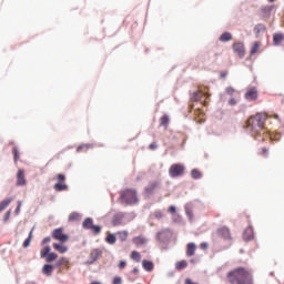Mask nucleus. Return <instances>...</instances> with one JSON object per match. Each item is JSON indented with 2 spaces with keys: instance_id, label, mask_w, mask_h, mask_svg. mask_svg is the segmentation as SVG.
Returning <instances> with one entry per match:
<instances>
[{
  "instance_id": "nucleus-55",
  "label": "nucleus",
  "mask_w": 284,
  "mask_h": 284,
  "mask_svg": "<svg viewBox=\"0 0 284 284\" xmlns=\"http://www.w3.org/2000/svg\"><path fill=\"white\" fill-rule=\"evenodd\" d=\"M255 32H261V29H258V27L254 28Z\"/></svg>"
},
{
  "instance_id": "nucleus-50",
  "label": "nucleus",
  "mask_w": 284,
  "mask_h": 284,
  "mask_svg": "<svg viewBox=\"0 0 284 284\" xmlns=\"http://www.w3.org/2000/svg\"><path fill=\"white\" fill-rule=\"evenodd\" d=\"M21 212V201L18 202V206L16 209V214H19Z\"/></svg>"
},
{
  "instance_id": "nucleus-18",
  "label": "nucleus",
  "mask_w": 284,
  "mask_h": 284,
  "mask_svg": "<svg viewBox=\"0 0 284 284\" xmlns=\"http://www.w3.org/2000/svg\"><path fill=\"white\" fill-rule=\"evenodd\" d=\"M284 41V34L283 33H274L273 34V43L274 45H281Z\"/></svg>"
},
{
  "instance_id": "nucleus-38",
  "label": "nucleus",
  "mask_w": 284,
  "mask_h": 284,
  "mask_svg": "<svg viewBox=\"0 0 284 284\" xmlns=\"http://www.w3.org/2000/svg\"><path fill=\"white\" fill-rule=\"evenodd\" d=\"M89 148H92L91 144H82L77 148V152H83V150L88 151Z\"/></svg>"
},
{
  "instance_id": "nucleus-56",
  "label": "nucleus",
  "mask_w": 284,
  "mask_h": 284,
  "mask_svg": "<svg viewBox=\"0 0 284 284\" xmlns=\"http://www.w3.org/2000/svg\"><path fill=\"white\" fill-rule=\"evenodd\" d=\"M268 1V3H274V1H276V0H267Z\"/></svg>"
},
{
  "instance_id": "nucleus-11",
  "label": "nucleus",
  "mask_w": 284,
  "mask_h": 284,
  "mask_svg": "<svg viewBox=\"0 0 284 284\" xmlns=\"http://www.w3.org/2000/svg\"><path fill=\"white\" fill-rule=\"evenodd\" d=\"M256 99H258V91L256 88H252L245 93L246 101H256Z\"/></svg>"
},
{
  "instance_id": "nucleus-27",
  "label": "nucleus",
  "mask_w": 284,
  "mask_h": 284,
  "mask_svg": "<svg viewBox=\"0 0 284 284\" xmlns=\"http://www.w3.org/2000/svg\"><path fill=\"white\" fill-rule=\"evenodd\" d=\"M191 176L194 180H199V179H201L203 176V173H201V171H199V169H193L191 171Z\"/></svg>"
},
{
  "instance_id": "nucleus-5",
  "label": "nucleus",
  "mask_w": 284,
  "mask_h": 284,
  "mask_svg": "<svg viewBox=\"0 0 284 284\" xmlns=\"http://www.w3.org/2000/svg\"><path fill=\"white\" fill-rule=\"evenodd\" d=\"M210 98V94L199 90L193 92L191 97V101H200L202 105H209L210 102H207V99Z\"/></svg>"
},
{
  "instance_id": "nucleus-12",
  "label": "nucleus",
  "mask_w": 284,
  "mask_h": 284,
  "mask_svg": "<svg viewBox=\"0 0 284 284\" xmlns=\"http://www.w3.org/2000/svg\"><path fill=\"white\" fill-rule=\"evenodd\" d=\"M217 234L222 236V239H225L226 241H232V234L230 233V229H227V226L219 229Z\"/></svg>"
},
{
  "instance_id": "nucleus-8",
  "label": "nucleus",
  "mask_w": 284,
  "mask_h": 284,
  "mask_svg": "<svg viewBox=\"0 0 284 284\" xmlns=\"http://www.w3.org/2000/svg\"><path fill=\"white\" fill-rule=\"evenodd\" d=\"M16 185L18 187H21L23 185H28V180H26V171H23L22 169H19L18 172H17Z\"/></svg>"
},
{
  "instance_id": "nucleus-9",
  "label": "nucleus",
  "mask_w": 284,
  "mask_h": 284,
  "mask_svg": "<svg viewBox=\"0 0 284 284\" xmlns=\"http://www.w3.org/2000/svg\"><path fill=\"white\" fill-rule=\"evenodd\" d=\"M233 51L235 54H237V57H240V59H243V57H245V44L242 42L233 43Z\"/></svg>"
},
{
  "instance_id": "nucleus-57",
  "label": "nucleus",
  "mask_w": 284,
  "mask_h": 284,
  "mask_svg": "<svg viewBox=\"0 0 284 284\" xmlns=\"http://www.w3.org/2000/svg\"><path fill=\"white\" fill-rule=\"evenodd\" d=\"M274 119H278V115H277V114H275V115H274Z\"/></svg>"
},
{
  "instance_id": "nucleus-47",
  "label": "nucleus",
  "mask_w": 284,
  "mask_h": 284,
  "mask_svg": "<svg viewBox=\"0 0 284 284\" xmlns=\"http://www.w3.org/2000/svg\"><path fill=\"white\" fill-rule=\"evenodd\" d=\"M125 265H126L125 261H120L118 267H119L120 270H123V268H125Z\"/></svg>"
},
{
  "instance_id": "nucleus-29",
  "label": "nucleus",
  "mask_w": 284,
  "mask_h": 284,
  "mask_svg": "<svg viewBox=\"0 0 284 284\" xmlns=\"http://www.w3.org/2000/svg\"><path fill=\"white\" fill-rule=\"evenodd\" d=\"M131 258L136 263H141V253H139L138 251H132Z\"/></svg>"
},
{
  "instance_id": "nucleus-52",
  "label": "nucleus",
  "mask_w": 284,
  "mask_h": 284,
  "mask_svg": "<svg viewBox=\"0 0 284 284\" xmlns=\"http://www.w3.org/2000/svg\"><path fill=\"white\" fill-rule=\"evenodd\" d=\"M200 247H201V250H207V243H202L201 245H200Z\"/></svg>"
},
{
  "instance_id": "nucleus-28",
  "label": "nucleus",
  "mask_w": 284,
  "mask_h": 284,
  "mask_svg": "<svg viewBox=\"0 0 284 284\" xmlns=\"http://www.w3.org/2000/svg\"><path fill=\"white\" fill-rule=\"evenodd\" d=\"M106 243H109V245H114V243H116V235L109 233V235L105 237Z\"/></svg>"
},
{
  "instance_id": "nucleus-31",
  "label": "nucleus",
  "mask_w": 284,
  "mask_h": 284,
  "mask_svg": "<svg viewBox=\"0 0 284 284\" xmlns=\"http://www.w3.org/2000/svg\"><path fill=\"white\" fill-rule=\"evenodd\" d=\"M261 48V42L255 41L253 45L251 47V54H256L258 52V49Z\"/></svg>"
},
{
  "instance_id": "nucleus-37",
  "label": "nucleus",
  "mask_w": 284,
  "mask_h": 284,
  "mask_svg": "<svg viewBox=\"0 0 284 284\" xmlns=\"http://www.w3.org/2000/svg\"><path fill=\"white\" fill-rule=\"evenodd\" d=\"M12 153H13V161L14 163H17V161H19V149L17 146H13Z\"/></svg>"
},
{
  "instance_id": "nucleus-39",
  "label": "nucleus",
  "mask_w": 284,
  "mask_h": 284,
  "mask_svg": "<svg viewBox=\"0 0 284 284\" xmlns=\"http://www.w3.org/2000/svg\"><path fill=\"white\" fill-rule=\"evenodd\" d=\"M226 94H229V97H234V94L236 93V90H234V88L229 87L225 89Z\"/></svg>"
},
{
  "instance_id": "nucleus-33",
  "label": "nucleus",
  "mask_w": 284,
  "mask_h": 284,
  "mask_svg": "<svg viewBox=\"0 0 284 284\" xmlns=\"http://www.w3.org/2000/svg\"><path fill=\"white\" fill-rule=\"evenodd\" d=\"M59 258V255L57 253H49L47 255V263H52V261H57Z\"/></svg>"
},
{
  "instance_id": "nucleus-54",
  "label": "nucleus",
  "mask_w": 284,
  "mask_h": 284,
  "mask_svg": "<svg viewBox=\"0 0 284 284\" xmlns=\"http://www.w3.org/2000/svg\"><path fill=\"white\" fill-rule=\"evenodd\" d=\"M132 274H139V268H136V267H134L133 270H132Z\"/></svg>"
},
{
  "instance_id": "nucleus-14",
  "label": "nucleus",
  "mask_w": 284,
  "mask_h": 284,
  "mask_svg": "<svg viewBox=\"0 0 284 284\" xmlns=\"http://www.w3.org/2000/svg\"><path fill=\"white\" fill-rule=\"evenodd\" d=\"M103 254V252L99 248H94L91 251L90 253V263H94V261H99V258H101V255Z\"/></svg>"
},
{
  "instance_id": "nucleus-43",
  "label": "nucleus",
  "mask_w": 284,
  "mask_h": 284,
  "mask_svg": "<svg viewBox=\"0 0 284 284\" xmlns=\"http://www.w3.org/2000/svg\"><path fill=\"white\" fill-rule=\"evenodd\" d=\"M61 265H68V258L65 257L60 258L58 262V266H61Z\"/></svg>"
},
{
  "instance_id": "nucleus-32",
  "label": "nucleus",
  "mask_w": 284,
  "mask_h": 284,
  "mask_svg": "<svg viewBox=\"0 0 284 284\" xmlns=\"http://www.w3.org/2000/svg\"><path fill=\"white\" fill-rule=\"evenodd\" d=\"M32 232H34V229L30 231L28 239L23 242V247H30V243H32Z\"/></svg>"
},
{
  "instance_id": "nucleus-26",
  "label": "nucleus",
  "mask_w": 284,
  "mask_h": 284,
  "mask_svg": "<svg viewBox=\"0 0 284 284\" xmlns=\"http://www.w3.org/2000/svg\"><path fill=\"white\" fill-rule=\"evenodd\" d=\"M160 125H162V128H168V125H170V118L168 115H163L161 119H160Z\"/></svg>"
},
{
  "instance_id": "nucleus-17",
  "label": "nucleus",
  "mask_w": 284,
  "mask_h": 284,
  "mask_svg": "<svg viewBox=\"0 0 284 284\" xmlns=\"http://www.w3.org/2000/svg\"><path fill=\"white\" fill-rule=\"evenodd\" d=\"M196 254V244L193 242L186 245V256H194Z\"/></svg>"
},
{
  "instance_id": "nucleus-7",
  "label": "nucleus",
  "mask_w": 284,
  "mask_h": 284,
  "mask_svg": "<svg viewBox=\"0 0 284 284\" xmlns=\"http://www.w3.org/2000/svg\"><path fill=\"white\" fill-rule=\"evenodd\" d=\"M51 236L60 243H68V241L70 240V236L68 234H64L63 229L61 227L53 230Z\"/></svg>"
},
{
  "instance_id": "nucleus-13",
  "label": "nucleus",
  "mask_w": 284,
  "mask_h": 284,
  "mask_svg": "<svg viewBox=\"0 0 284 284\" xmlns=\"http://www.w3.org/2000/svg\"><path fill=\"white\" fill-rule=\"evenodd\" d=\"M272 10H274V7L272 6L262 7L260 10L261 17H263V19H270L272 16Z\"/></svg>"
},
{
  "instance_id": "nucleus-19",
  "label": "nucleus",
  "mask_w": 284,
  "mask_h": 284,
  "mask_svg": "<svg viewBox=\"0 0 284 284\" xmlns=\"http://www.w3.org/2000/svg\"><path fill=\"white\" fill-rule=\"evenodd\" d=\"M53 250H55L60 254H65V252H68V246H65L63 244L54 243L53 244Z\"/></svg>"
},
{
  "instance_id": "nucleus-25",
  "label": "nucleus",
  "mask_w": 284,
  "mask_h": 284,
  "mask_svg": "<svg viewBox=\"0 0 284 284\" xmlns=\"http://www.w3.org/2000/svg\"><path fill=\"white\" fill-rule=\"evenodd\" d=\"M133 243L135 245H145V243H148V240L143 236H138L133 239Z\"/></svg>"
},
{
  "instance_id": "nucleus-4",
  "label": "nucleus",
  "mask_w": 284,
  "mask_h": 284,
  "mask_svg": "<svg viewBox=\"0 0 284 284\" xmlns=\"http://www.w3.org/2000/svg\"><path fill=\"white\" fill-rule=\"evenodd\" d=\"M169 174L172 179L183 176V174H185V165H183V164H172L169 169Z\"/></svg>"
},
{
  "instance_id": "nucleus-35",
  "label": "nucleus",
  "mask_w": 284,
  "mask_h": 284,
  "mask_svg": "<svg viewBox=\"0 0 284 284\" xmlns=\"http://www.w3.org/2000/svg\"><path fill=\"white\" fill-rule=\"evenodd\" d=\"M260 155L264 156V159H267V156H270V149L262 148L261 151H260Z\"/></svg>"
},
{
  "instance_id": "nucleus-23",
  "label": "nucleus",
  "mask_w": 284,
  "mask_h": 284,
  "mask_svg": "<svg viewBox=\"0 0 284 284\" xmlns=\"http://www.w3.org/2000/svg\"><path fill=\"white\" fill-rule=\"evenodd\" d=\"M220 41L222 43H225L227 41H232V33H230V32L222 33L221 37H220Z\"/></svg>"
},
{
  "instance_id": "nucleus-48",
  "label": "nucleus",
  "mask_w": 284,
  "mask_h": 284,
  "mask_svg": "<svg viewBox=\"0 0 284 284\" xmlns=\"http://www.w3.org/2000/svg\"><path fill=\"white\" fill-rule=\"evenodd\" d=\"M169 212L170 214H176V206H170Z\"/></svg>"
},
{
  "instance_id": "nucleus-6",
  "label": "nucleus",
  "mask_w": 284,
  "mask_h": 284,
  "mask_svg": "<svg viewBox=\"0 0 284 284\" xmlns=\"http://www.w3.org/2000/svg\"><path fill=\"white\" fill-rule=\"evenodd\" d=\"M83 230H91L94 234L101 233V226L94 225V220L92 217H87L82 223Z\"/></svg>"
},
{
  "instance_id": "nucleus-42",
  "label": "nucleus",
  "mask_w": 284,
  "mask_h": 284,
  "mask_svg": "<svg viewBox=\"0 0 284 284\" xmlns=\"http://www.w3.org/2000/svg\"><path fill=\"white\" fill-rule=\"evenodd\" d=\"M153 216H154V219H163V212H161V211H155V212L153 213Z\"/></svg>"
},
{
  "instance_id": "nucleus-34",
  "label": "nucleus",
  "mask_w": 284,
  "mask_h": 284,
  "mask_svg": "<svg viewBox=\"0 0 284 284\" xmlns=\"http://www.w3.org/2000/svg\"><path fill=\"white\" fill-rule=\"evenodd\" d=\"M50 246H45L40 251V256L41 258H45V256H48L50 254Z\"/></svg>"
},
{
  "instance_id": "nucleus-21",
  "label": "nucleus",
  "mask_w": 284,
  "mask_h": 284,
  "mask_svg": "<svg viewBox=\"0 0 284 284\" xmlns=\"http://www.w3.org/2000/svg\"><path fill=\"white\" fill-rule=\"evenodd\" d=\"M52 272H54V266L50 265V264H44L42 267V273L45 276H50L52 274Z\"/></svg>"
},
{
  "instance_id": "nucleus-24",
  "label": "nucleus",
  "mask_w": 284,
  "mask_h": 284,
  "mask_svg": "<svg viewBox=\"0 0 284 284\" xmlns=\"http://www.w3.org/2000/svg\"><path fill=\"white\" fill-rule=\"evenodd\" d=\"M185 267H187V261L182 260L180 262L175 263V268L181 272V270H185Z\"/></svg>"
},
{
  "instance_id": "nucleus-44",
  "label": "nucleus",
  "mask_w": 284,
  "mask_h": 284,
  "mask_svg": "<svg viewBox=\"0 0 284 284\" xmlns=\"http://www.w3.org/2000/svg\"><path fill=\"white\" fill-rule=\"evenodd\" d=\"M121 283H123V280L120 276H115L113 278V284H121Z\"/></svg>"
},
{
  "instance_id": "nucleus-49",
  "label": "nucleus",
  "mask_w": 284,
  "mask_h": 284,
  "mask_svg": "<svg viewBox=\"0 0 284 284\" xmlns=\"http://www.w3.org/2000/svg\"><path fill=\"white\" fill-rule=\"evenodd\" d=\"M50 241H52V239L50 236L44 237L42 241V245H45V243H50Z\"/></svg>"
},
{
  "instance_id": "nucleus-30",
  "label": "nucleus",
  "mask_w": 284,
  "mask_h": 284,
  "mask_svg": "<svg viewBox=\"0 0 284 284\" xmlns=\"http://www.w3.org/2000/svg\"><path fill=\"white\" fill-rule=\"evenodd\" d=\"M10 203H12V199H7V200L0 202V212H3V210H6V207H8V205H10Z\"/></svg>"
},
{
  "instance_id": "nucleus-16",
  "label": "nucleus",
  "mask_w": 284,
  "mask_h": 284,
  "mask_svg": "<svg viewBox=\"0 0 284 284\" xmlns=\"http://www.w3.org/2000/svg\"><path fill=\"white\" fill-rule=\"evenodd\" d=\"M112 225H123V213H118L112 219Z\"/></svg>"
},
{
  "instance_id": "nucleus-2",
  "label": "nucleus",
  "mask_w": 284,
  "mask_h": 284,
  "mask_svg": "<svg viewBox=\"0 0 284 284\" xmlns=\"http://www.w3.org/2000/svg\"><path fill=\"white\" fill-rule=\"evenodd\" d=\"M265 121H267V116L261 113L252 115L247 119L246 129L248 132H251L252 136L256 139V136L265 134Z\"/></svg>"
},
{
  "instance_id": "nucleus-22",
  "label": "nucleus",
  "mask_w": 284,
  "mask_h": 284,
  "mask_svg": "<svg viewBox=\"0 0 284 284\" xmlns=\"http://www.w3.org/2000/svg\"><path fill=\"white\" fill-rule=\"evenodd\" d=\"M54 190L55 192H65V190H68V184L63 183V182H58L54 184Z\"/></svg>"
},
{
  "instance_id": "nucleus-10",
  "label": "nucleus",
  "mask_w": 284,
  "mask_h": 284,
  "mask_svg": "<svg viewBox=\"0 0 284 284\" xmlns=\"http://www.w3.org/2000/svg\"><path fill=\"white\" fill-rule=\"evenodd\" d=\"M159 185H161V182L159 181L149 182V184L144 189L145 194H154Z\"/></svg>"
},
{
  "instance_id": "nucleus-41",
  "label": "nucleus",
  "mask_w": 284,
  "mask_h": 284,
  "mask_svg": "<svg viewBox=\"0 0 284 284\" xmlns=\"http://www.w3.org/2000/svg\"><path fill=\"white\" fill-rule=\"evenodd\" d=\"M57 179H58V183H64L65 182V175H63L61 173L57 175Z\"/></svg>"
},
{
  "instance_id": "nucleus-53",
  "label": "nucleus",
  "mask_w": 284,
  "mask_h": 284,
  "mask_svg": "<svg viewBox=\"0 0 284 284\" xmlns=\"http://www.w3.org/2000/svg\"><path fill=\"white\" fill-rule=\"evenodd\" d=\"M185 212H186V214H187L189 216H192V211H190L189 207L185 209Z\"/></svg>"
},
{
  "instance_id": "nucleus-46",
  "label": "nucleus",
  "mask_w": 284,
  "mask_h": 284,
  "mask_svg": "<svg viewBox=\"0 0 284 284\" xmlns=\"http://www.w3.org/2000/svg\"><path fill=\"white\" fill-rule=\"evenodd\" d=\"M156 148H159V145L156 144V142H153L149 145V150H156Z\"/></svg>"
},
{
  "instance_id": "nucleus-20",
  "label": "nucleus",
  "mask_w": 284,
  "mask_h": 284,
  "mask_svg": "<svg viewBox=\"0 0 284 284\" xmlns=\"http://www.w3.org/2000/svg\"><path fill=\"white\" fill-rule=\"evenodd\" d=\"M142 267H143L146 272H152V270H154V263H152V261L144 260V261L142 262Z\"/></svg>"
},
{
  "instance_id": "nucleus-40",
  "label": "nucleus",
  "mask_w": 284,
  "mask_h": 284,
  "mask_svg": "<svg viewBox=\"0 0 284 284\" xmlns=\"http://www.w3.org/2000/svg\"><path fill=\"white\" fill-rule=\"evenodd\" d=\"M80 216L79 213H71L69 215V221H79Z\"/></svg>"
},
{
  "instance_id": "nucleus-51",
  "label": "nucleus",
  "mask_w": 284,
  "mask_h": 284,
  "mask_svg": "<svg viewBox=\"0 0 284 284\" xmlns=\"http://www.w3.org/2000/svg\"><path fill=\"white\" fill-rule=\"evenodd\" d=\"M10 219V211H8L4 216H3V221H8Z\"/></svg>"
},
{
  "instance_id": "nucleus-3",
  "label": "nucleus",
  "mask_w": 284,
  "mask_h": 284,
  "mask_svg": "<svg viewBox=\"0 0 284 284\" xmlns=\"http://www.w3.org/2000/svg\"><path fill=\"white\" fill-rule=\"evenodd\" d=\"M120 201L126 203V205H134V203H139V196L136 195V190L126 189L120 191Z\"/></svg>"
},
{
  "instance_id": "nucleus-15",
  "label": "nucleus",
  "mask_w": 284,
  "mask_h": 284,
  "mask_svg": "<svg viewBox=\"0 0 284 284\" xmlns=\"http://www.w3.org/2000/svg\"><path fill=\"white\" fill-rule=\"evenodd\" d=\"M243 239L244 241H252V239H254V229L251 226L246 227L243 233Z\"/></svg>"
},
{
  "instance_id": "nucleus-45",
  "label": "nucleus",
  "mask_w": 284,
  "mask_h": 284,
  "mask_svg": "<svg viewBox=\"0 0 284 284\" xmlns=\"http://www.w3.org/2000/svg\"><path fill=\"white\" fill-rule=\"evenodd\" d=\"M239 103V101L235 99V98H231L230 100H229V104L230 105H236Z\"/></svg>"
},
{
  "instance_id": "nucleus-1",
  "label": "nucleus",
  "mask_w": 284,
  "mask_h": 284,
  "mask_svg": "<svg viewBox=\"0 0 284 284\" xmlns=\"http://www.w3.org/2000/svg\"><path fill=\"white\" fill-rule=\"evenodd\" d=\"M229 284H254V276L246 267L239 266L226 273Z\"/></svg>"
},
{
  "instance_id": "nucleus-36",
  "label": "nucleus",
  "mask_w": 284,
  "mask_h": 284,
  "mask_svg": "<svg viewBox=\"0 0 284 284\" xmlns=\"http://www.w3.org/2000/svg\"><path fill=\"white\" fill-rule=\"evenodd\" d=\"M118 235L121 241H128V231H120Z\"/></svg>"
}]
</instances>
